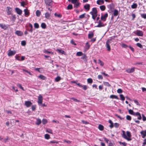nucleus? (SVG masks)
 I'll return each mask as SVG.
<instances>
[{"mask_svg":"<svg viewBox=\"0 0 146 146\" xmlns=\"http://www.w3.org/2000/svg\"><path fill=\"white\" fill-rule=\"evenodd\" d=\"M122 132L121 135L123 138L126 139L127 141H130L131 140V135L130 132L127 131L126 133L124 131L122 130Z\"/></svg>","mask_w":146,"mask_h":146,"instance_id":"obj_1","label":"nucleus"},{"mask_svg":"<svg viewBox=\"0 0 146 146\" xmlns=\"http://www.w3.org/2000/svg\"><path fill=\"white\" fill-rule=\"evenodd\" d=\"M115 37V36H114L111 37L110 39H108L106 42V46L107 49V50L108 51H110L111 50L110 47V44L113 41L112 40L114 39Z\"/></svg>","mask_w":146,"mask_h":146,"instance_id":"obj_2","label":"nucleus"},{"mask_svg":"<svg viewBox=\"0 0 146 146\" xmlns=\"http://www.w3.org/2000/svg\"><path fill=\"white\" fill-rule=\"evenodd\" d=\"M71 3L74 4V7L77 8L80 3L79 2V0H71Z\"/></svg>","mask_w":146,"mask_h":146,"instance_id":"obj_3","label":"nucleus"},{"mask_svg":"<svg viewBox=\"0 0 146 146\" xmlns=\"http://www.w3.org/2000/svg\"><path fill=\"white\" fill-rule=\"evenodd\" d=\"M37 102L39 105H41L42 102L43 98L41 94H39L38 96Z\"/></svg>","mask_w":146,"mask_h":146,"instance_id":"obj_4","label":"nucleus"},{"mask_svg":"<svg viewBox=\"0 0 146 146\" xmlns=\"http://www.w3.org/2000/svg\"><path fill=\"white\" fill-rule=\"evenodd\" d=\"M134 33L138 36H142L143 35V33L141 31L139 30H137L135 32H134Z\"/></svg>","mask_w":146,"mask_h":146,"instance_id":"obj_5","label":"nucleus"},{"mask_svg":"<svg viewBox=\"0 0 146 146\" xmlns=\"http://www.w3.org/2000/svg\"><path fill=\"white\" fill-rule=\"evenodd\" d=\"M16 53V52L15 50L12 51L10 49L8 50V55L9 56H11L14 55Z\"/></svg>","mask_w":146,"mask_h":146,"instance_id":"obj_6","label":"nucleus"},{"mask_svg":"<svg viewBox=\"0 0 146 146\" xmlns=\"http://www.w3.org/2000/svg\"><path fill=\"white\" fill-rule=\"evenodd\" d=\"M7 9L6 10L7 14L8 15L12 14V9L10 7H7Z\"/></svg>","mask_w":146,"mask_h":146,"instance_id":"obj_7","label":"nucleus"},{"mask_svg":"<svg viewBox=\"0 0 146 146\" xmlns=\"http://www.w3.org/2000/svg\"><path fill=\"white\" fill-rule=\"evenodd\" d=\"M108 16V14L107 13H105L103 15H102L101 19V20L104 21H105L106 20Z\"/></svg>","mask_w":146,"mask_h":146,"instance_id":"obj_8","label":"nucleus"},{"mask_svg":"<svg viewBox=\"0 0 146 146\" xmlns=\"http://www.w3.org/2000/svg\"><path fill=\"white\" fill-rule=\"evenodd\" d=\"M24 12L25 13V15L26 17H28L30 15L29 11L27 9H24Z\"/></svg>","mask_w":146,"mask_h":146,"instance_id":"obj_9","label":"nucleus"},{"mask_svg":"<svg viewBox=\"0 0 146 146\" xmlns=\"http://www.w3.org/2000/svg\"><path fill=\"white\" fill-rule=\"evenodd\" d=\"M76 84L80 87H82L83 89L84 90H86L88 88V87L87 86L85 85L82 86L79 83H76Z\"/></svg>","mask_w":146,"mask_h":146,"instance_id":"obj_10","label":"nucleus"},{"mask_svg":"<svg viewBox=\"0 0 146 146\" xmlns=\"http://www.w3.org/2000/svg\"><path fill=\"white\" fill-rule=\"evenodd\" d=\"M15 11L19 15H21L22 13V11L18 8L17 7L15 9Z\"/></svg>","mask_w":146,"mask_h":146,"instance_id":"obj_11","label":"nucleus"},{"mask_svg":"<svg viewBox=\"0 0 146 146\" xmlns=\"http://www.w3.org/2000/svg\"><path fill=\"white\" fill-rule=\"evenodd\" d=\"M135 67H133L131 69L128 68L126 70V71L128 73H131L133 72L135 70Z\"/></svg>","mask_w":146,"mask_h":146,"instance_id":"obj_12","label":"nucleus"},{"mask_svg":"<svg viewBox=\"0 0 146 146\" xmlns=\"http://www.w3.org/2000/svg\"><path fill=\"white\" fill-rule=\"evenodd\" d=\"M32 104V103L30 101H26L25 102V105L27 107H30Z\"/></svg>","mask_w":146,"mask_h":146,"instance_id":"obj_13","label":"nucleus"},{"mask_svg":"<svg viewBox=\"0 0 146 146\" xmlns=\"http://www.w3.org/2000/svg\"><path fill=\"white\" fill-rule=\"evenodd\" d=\"M97 11L96 8H94L92 9V11L90 12L91 14L97 15Z\"/></svg>","mask_w":146,"mask_h":146,"instance_id":"obj_14","label":"nucleus"},{"mask_svg":"<svg viewBox=\"0 0 146 146\" xmlns=\"http://www.w3.org/2000/svg\"><path fill=\"white\" fill-rule=\"evenodd\" d=\"M134 115L137 116V119H138L141 120V114L139 113L138 112L135 113L134 114Z\"/></svg>","mask_w":146,"mask_h":146,"instance_id":"obj_15","label":"nucleus"},{"mask_svg":"<svg viewBox=\"0 0 146 146\" xmlns=\"http://www.w3.org/2000/svg\"><path fill=\"white\" fill-rule=\"evenodd\" d=\"M140 133L142 136V137L143 138H145L146 136V129L145 131H142Z\"/></svg>","mask_w":146,"mask_h":146,"instance_id":"obj_16","label":"nucleus"},{"mask_svg":"<svg viewBox=\"0 0 146 146\" xmlns=\"http://www.w3.org/2000/svg\"><path fill=\"white\" fill-rule=\"evenodd\" d=\"M105 26V25H104L103 23H102L100 20H99L98 22V24L97 26H96V27H104Z\"/></svg>","mask_w":146,"mask_h":146,"instance_id":"obj_17","label":"nucleus"},{"mask_svg":"<svg viewBox=\"0 0 146 146\" xmlns=\"http://www.w3.org/2000/svg\"><path fill=\"white\" fill-rule=\"evenodd\" d=\"M0 27L2 29L4 30H6L8 27L7 25L3 23L0 24Z\"/></svg>","mask_w":146,"mask_h":146,"instance_id":"obj_18","label":"nucleus"},{"mask_svg":"<svg viewBox=\"0 0 146 146\" xmlns=\"http://www.w3.org/2000/svg\"><path fill=\"white\" fill-rule=\"evenodd\" d=\"M15 33L17 35L19 36H22L23 35V33L21 31H16L15 32Z\"/></svg>","mask_w":146,"mask_h":146,"instance_id":"obj_19","label":"nucleus"},{"mask_svg":"<svg viewBox=\"0 0 146 146\" xmlns=\"http://www.w3.org/2000/svg\"><path fill=\"white\" fill-rule=\"evenodd\" d=\"M45 3L47 5H50V3L52 2V0H44Z\"/></svg>","mask_w":146,"mask_h":146,"instance_id":"obj_20","label":"nucleus"},{"mask_svg":"<svg viewBox=\"0 0 146 146\" xmlns=\"http://www.w3.org/2000/svg\"><path fill=\"white\" fill-rule=\"evenodd\" d=\"M119 14L118 11L116 9H115L113 11V15L114 16H117Z\"/></svg>","mask_w":146,"mask_h":146,"instance_id":"obj_21","label":"nucleus"},{"mask_svg":"<svg viewBox=\"0 0 146 146\" xmlns=\"http://www.w3.org/2000/svg\"><path fill=\"white\" fill-rule=\"evenodd\" d=\"M96 3L100 5L104 4V0H98L97 1Z\"/></svg>","mask_w":146,"mask_h":146,"instance_id":"obj_22","label":"nucleus"},{"mask_svg":"<svg viewBox=\"0 0 146 146\" xmlns=\"http://www.w3.org/2000/svg\"><path fill=\"white\" fill-rule=\"evenodd\" d=\"M84 8L85 9H86L87 10V11H89L90 9V5L89 4H87L84 6Z\"/></svg>","mask_w":146,"mask_h":146,"instance_id":"obj_23","label":"nucleus"},{"mask_svg":"<svg viewBox=\"0 0 146 146\" xmlns=\"http://www.w3.org/2000/svg\"><path fill=\"white\" fill-rule=\"evenodd\" d=\"M109 123H110V125H109V127L110 128H112L113 127V123L110 119H109L108 121Z\"/></svg>","mask_w":146,"mask_h":146,"instance_id":"obj_24","label":"nucleus"},{"mask_svg":"<svg viewBox=\"0 0 146 146\" xmlns=\"http://www.w3.org/2000/svg\"><path fill=\"white\" fill-rule=\"evenodd\" d=\"M36 120V124L37 125H39L41 123V120L39 118H37Z\"/></svg>","mask_w":146,"mask_h":146,"instance_id":"obj_25","label":"nucleus"},{"mask_svg":"<svg viewBox=\"0 0 146 146\" xmlns=\"http://www.w3.org/2000/svg\"><path fill=\"white\" fill-rule=\"evenodd\" d=\"M110 98L112 99H115L117 100L119 99V98L117 96L114 95H110Z\"/></svg>","mask_w":146,"mask_h":146,"instance_id":"obj_26","label":"nucleus"},{"mask_svg":"<svg viewBox=\"0 0 146 146\" xmlns=\"http://www.w3.org/2000/svg\"><path fill=\"white\" fill-rule=\"evenodd\" d=\"M94 34L92 32H90L88 34V38H91L94 36Z\"/></svg>","mask_w":146,"mask_h":146,"instance_id":"obj_27","label":"nucleus"},{"mask_svg":"<svg viewBox=\"0 0 146 146\" xmlns=\"http://www.w3.org/2000/svg\"><path fill=\"white\" fill-rule=\"evenodd\" d=\"M41 27L42 28L45 29L46 28V25L45 23H43L41 25Z\"/></svg>","mask_w":146,"mask_h":146,"instance_id":"obj_28","label":"nucleus"},{"mask_svg":"<svg viewBox=\"0 0 146 146\" xmlns=\"http://www.w3.org/2000/svg\"><path fill=\"white\" fill-rule=\"evenodd\" d=\"M137 5L136 3H133L131 5V8L132 9H135L137 7Z\"/></svg>","mask_w":146,"mask_h":146,"instance_id":"obj_29","label":"nucleus"},{"mask_svg":"<svg viewBox=\"0 0 146 146\" xmlns=\"http://www.w3.org/2000/svg\"><path fill=\"white\" fill-rule=\"evenodd\" d=\"M36 16L39 17L41 14V12L39 10H37L36 11Z\"/></svg>","mask_w":146,"mask_h":146,"instance_id":"obj_30","label":"nucleus"},{"mask_svg":"<svg viewBox=\"0 0 146 146\" xmlns=\"http://www.w3.org/2000/svg\"><path fill=\"white\" fill-rule=\"evenodd\" d=\"M38 77L39 78H40L41 79L43 80L45 79L46 78V77L41 74L39 76H38Z\"/></svg>","mask_w":146,"mask_h":146,"instance_id":"obj_31","label":"nucleus"},{"mask_svg":"<svg viewBox=\"0 0 146 146\" xmlns=\"http://www.w3.org/2000/svg\"><path fill=\"white\" fill-rule=\"evenodd\" d=\"M103 83L104 85L105 86H107L108 87H110L111 86L110 85L108 82H103Z\"/></svg>","mask_w":146,"mask_h":146,"instance_id":"obj_32","label":"nucleus"},{"mask_svg":"<svg viewBox=\"0 0 146 146\" xmlns=\"http://www.w3.org/2000/svg\"><path fill=\"white\" fill-rule=\"evenodd\" d=\"M98 129L101 131H102L104 129V126L101 124L99 125L98 126Z\"/></svg>","mask_w":146,"mask_h":146,"instance_id":"obj_33","label":"nucleus"},{"mask_svg":"<svg viewBox=\"0 0 146 146\" xmlns=\"http://www.w3.org/2000/svg\"><path fill=\"white\" fill-rule=\"evenodd\" d=\"M29 27L30 28V29L29 30V31L31 33H32L33 31V25H32L31 24L29 23Z\"/></svg>","mask_w":146,"mask_h":146,"instance_id":"obj_34","label":"nucleus"},{"mask_svg":"<svg viewBox=\"0 0 146 146\" xmlns=\"http://www.w3.org/2000/svg\"><path fill=\"white\" fill-rule=\"evenodd\" d=\"M100 8L102 11H104L106 9V7L104 5L100 6Z\"/></svg>","mask_w":146,"mask_h":146,"instance_id":"obj_35","label":"nucleus"},{"mask_svg":"<svg viewBox=\"0 0 146 146\" xmlns=\"http://www.w3.org/2000/svg\"><path fill=\"white\" fill-rule=\"evenodd\" d=\"M44 138L47 139H48L50 138V136L48 134H45L44 135Z\"/></svg>","mask_w":146,"mask_h":146,"instance_id":"obj_36","label":"nucleus"},{"mask_svg":"<svg viewBox=\"0 0 146 146\" xmlns=\"http://www.w3.org/2000/svg\"><path fill=\"white\" fill-rule=\"evenodd\" d=\"M87 82L88 83L91 84L93 82L92 79L91 78H89L87 79Z\"/></svg>","mask_w":146,"mask_h":146,"instance_id":"obj_37","label":"nucleus"},{"mask_svg":"<svg viewBox=\"0 0 146 146\" xmlns=\"http://www.w3.org/2000/svg\"><path fill=\"white\" fill-rule=\"evenodd\" d=\"M56 51H58L59 53H61L62 54H64V51L61 49H57L56 50Z\"/></svg>","mask_w":146,"mask_h":146,"instance_id":"obj_38","label":"nucleus"},{"mask_svg":"<svg viewBox=\"0 0 146 146\" xmlns=\"http://www.w3.org/2000/svg\"><path fill=\"white\" fill-rule=\"evenodd\" d=\"M121 46L122 47L125 48H126L127 47H128V46L127 45L124 43H122L121 44Z\"/></svg>","mask_w":146,"mask_h":146,"instance_id":"obj_39","label":"nucleus"},{"mask_svg":"<svg viewBox=\"0 0 146 146\" xmlns=\"http://www.w3.org/2000/svg\"><path fill=\"white\" fill-rule=\"evenodd\" d=\"M47 132L48 133H50L52 134V131L51 129H47L46 130Z\"/></svg>","mask_w":146,"mask_h":146,"instance_id":"obj_40","label":"nucleus"},{"mask_svg":"<svg viewBox=\"0 0 146 146\" xmlns=\"http://www.w3.org/2000/svg\"><path fill=\"white\" fill-rule=\"evenodd\" d=\"M50 16V14L46 12L45 13V17L47 19H48Z\"/></svg>","mask_w":146,"mask_h":146,"instance_id":"obj_41","label":"nucleus"},{"mask_svg":"<svg viewBox=\"0 0 146 146\" xmlns=\"http://www.w3.org/2000/svg\"><path fill=\"white\" fill-rule=\"evenodd\" d=\"M72 100H73L74 101L76 102H80V101L78 100L77 99H76L75 98H70Z\"/></svg>","mask_w":146,"mask_h":146,"instance_id":"obj_42","label":"nucleus"},{"mask_svg":"<svg viewBox=\"0 0 146 146\" xmlns=\"http://www.w3.org/2000/svg\"><path fill=\"white\" fill-rule=\"evenodd\" d=\"M60 80V78L59 76H57L55 78V81L56 82H58Z\"/></svg>","mask_w":146,"mask_h":146,"instance_id":"obj_43","label":"nucleus"},{"mask_svg":"<svg viewBox=\"0 0 146 146\" xmlns=\"http://www.w3.org/2000/svg\"><path fill=\"white\" fill-rule=\"evenodd\" d=\"M67 9L68 10L71 9H72V5L69 4L67 7Z\"/></svg>","mask_w":146,"mask_h":146,"instance_id":"obj_44","label":"nucleus"},{"mask_svg":"<svg viewBox=\"0 0 146 146\" xmlns=\"http://www.w3.org/2000/svg\"><path fill=\"white\" fill-rule=\"evenodd\" d=\"M34 26L35 28L38 29L39 27V25L37 23H35L34 24Z\"/></svg>","mask_w":146,"mask_h":146,"instance_id":"obj_45","label":"nucleus"},{"mask_svg":"<svg viewBox=\"0 0 146 146\" xmlns=\"http://www.w3.org/2000/svg\"><path fill=\"white\" fill-rule=\"evenodd\" d=\"M82 53L81 52H77L76 55L77 56H80L82 55Z\"/></svg>","mask_w":146,"mask_h":146,"instance_id":"obj_46","label":"nucleus"},{"mask_svg":"<svg viewBox=\"0 0 146 146\" xmlns=\"http://www.w3.org/2000/svg\"><path fill=\"white\" fill-rule=\"evenodd\" d=\"M129 113L131 114H132V115H134V114L135 113H134L133 112V111L131 110H129Z\"/></svg>","mask_w":146,"mask_h":146,"instance_id":"obj_47","label":"nucleus"},{"mask_svg":"<svg viewBox=\"0 0 146 146\" xmlns=\"http://www.w3.org/2000/svg\"><path fill=\"white\" fill-rule=\"evenodd\" d=\"M47 120L46 119H43L42 121V122L43 124H45L47 123Z\"/></svg>","mask_w":146,"mask_h":146,"instance_id":"obj_48","label":"nucleus"},{"mask_svg":"<svg viewBox=\"0 0 146 146\" xmlns=\"http://www.w3.org/2000/svg\"><path fill=\"white\" fill-rule=\"evenodd\" d=\"M120 97L121 99V100H122L124 101L125 100V97L123 94H120Z\"/></svg>","mask_w":146,"mask_h":146,"instance_id":"obj_49","label":"nucleus"},{"mask_svg":"<svg viewBox=\"0 0 146 146\" xmlns=\"http://www.w3.org/2000/svg\"><path fill=\"white\" fill-rule=\"evenodd\" d=\"M98 60L99 62L100 65L101 66H103L104 65V63L102 61H101L100 59H99Z\"/></svg>","mask_w":146,"mask_h":146,"instance_id":"obj_50","label":"nucleus"},{"mask_svg":"<svg viewBox=\"0 0 146 146\" xmlns=\"http://www.w3.org/2000/svg\"><path fill=\"white\" fill-rule=\"evenodd\" d=\"M119 143L120 145H123L124 146H125L127 145V143L125 142H122L121 141H119Z\"/></svg>","mask_w":146,"mask_h":146,"instance_id":"obj_51","label":"nucleus"},{"mask_svg":"<svg viewBox=\"0 0 146 146\" xmlns=\"http://www.w3.org/2000/svg\"><path fill=\"white\" fill-rule=\"evenodd\" d=\"M141 16L142 18L146 19V13L141 14Z\"/></svg>","mask_w":146,"mask_h":146,"instance_id":"obj_52","label":"nucleus"},{"mask_svg":"<svg viewBox=\"0 0 146 146\" xmlns=\"http://www.w3.org/2000/svg\"><path fill=\"white\" fill-rule=\"evenodd\" d=\"M114 126L116 128H118L119 126V124L117 123H115L114 125Z\"/></svg>","mask_w":146,"mask_h":146,"instance_id":"obj_53","label":"nucleus"},{"mask_svg":"<svg viewBox=\"0 0 146 146\" xmlns=\"http://www.w3.org/2000/svg\"><path fill=\"white\" fill-rule=\"evenodd\" d=\"M136 45L139 47L142 48H143V46L141 44L139 43H138L136 44Z\"/></svg>","mask_w":146,"mask_h":146,"instance_id":"obj_54","label":"nucleus"},{"mask_svg":"<svg viewBox=\"0 0 146 146\" xmlns=\"http://www.w3.org/2000/svg\"><path fill=\"white\" fill-rule=\"evenodd\" d=\"M40 69L42 70V68H35V70L38 71L39 72H41L40 70Z\"/></svg>","mask_w":146,"mask_h":146,"instance_id":"obj_55","label":"nucleus"},{"mask_svg":"<svg viewBox=\"0 0 146 146\" xmlns=\"http://www.w3.org/2000/svg\"><path fill=\"white\" fill-rule=\"evenodd\" d=\"M90 47V45L89 44L88 42H87L86 43V47L87 49H88Z\"/></svg>","mask_w":146,"mask_h":146,"instance_id":"obj_56","label":"nucleus"},{"mask_svg":"<svg viewBox=\"0 0 146 146\" xmlns=\"http://www.w3.org/2000/svg\"><path fill=\"white\" fill-rule=\"evenodd\" d=\"M23 71H24V72H27V73H28L30 75H32V74L29 71H28V70H26L23 69Z\"/></svg>","mask_w":146,"mask_h":146,"instance_id":"obj_57","label":"nucleus"},{"mask_svg":"<svg viewBox=\"0 0 146 146\" xmlns=\"http://www.w3.org/2000/svg\"><path fill=\"white\" fill-rule=\"evenodd\" d=\"M11 18L12 20L13 21H15L16 19V16L15 15H14L11 16Z\"/></svg>","mask_w":146,"mask_h":146,"instance_id":"obj_58","label":"nucleus"},{"mask_svg":"<svg viewBox=\"0 0 146 146\" xmlns=\"http://www.w3.org/2000/svg\"><path fill=\"white\" fill-rule=\"evenodd\" d=\"M8 139V136H7L4 139H3V142L6 143L7 142V140Z\"/></svg>","mask_w":146,"mask_h":146,"instance_id":"obj_59","label":"nucleus"},{"mask_svg":"<svg viewBox=\"0 0 146 146\" xmlns=\"http://www.w3.org/2000/svg\"><path fill=\"white\" fill-rule=\"evenodd\" d=\"M98 78L99 79L102 80L103 79V77L102 75H99L98 76Z\"/></svg>","mask_w":146,"mask_h":146,"instance_id":"obj_60","label":"nucleus"},{"mask_svg":"<svg viewBox=\"0 0 146 146\" xmlns=\"http://www.w3.org/2000/svg\"><path fill=\"white\" fill-rule=\"evenodd\" d=\"M117 92L118 93L120 94L122 93V90L121 89H118L117 91Z\"/></svg>","mask_w":146,"mask_h":146,"instance_id":"obj_61","label":"nucleus"},{"mask_svg":"<svg viewBox=\"0 0 146 146\" xmlns=\"http://www.w3.org/2000/svg\"><path fill=\"white\" fill-rule=\"evenodd\" d=\"M142 119L143 120V121H146V117L144 116V115L143 114H142Z\"/></svg>","mask_w":146,"mask_h":146,"instance_id":"obj_62","label":"nucleus"},{"mask_svg":"<svg viewBox=\"0 0 146 146\" xmlns=\"http://www.w3.org/2000/svg\"><path fill=\"white\" fill-rule=\"evenodd\" d=\"M85 15V14L84 13V14H82L80 15L79 17V18L80 19H82V18H84L85 17V16H84Z\"/></svg>","mask_w":146,"mask_h":146,"instance_id":"obj_63","label":"nucleus"},{"mask_svg":"<svg viewBox=\"0 0 146 146\" xmlns=\"http://www.w3.org/2000/svg\"><path fill=\"white\" fill-rule=\"evenodd\" d=\"M126 119L128 120H130L131 119V117L129 115H127L126 116Z\"/></svg>","mask_w":146,"mask_h":146,"instance_id":"obj_64","label":"nucleus"}]
</instances>
